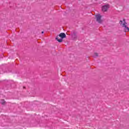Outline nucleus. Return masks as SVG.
<instances>
[{
    "label": "nucleus",
    "instance_id": "f257e3e1",
    "mask_svg": "<svg viewBox=\"0 0 129 129\" xmlns=\"http://www.w3.org/2000/svg\"><path fill=\"white\" fill-rule=\"evenodd\" d=\"M120 24L121 26L122 27L124 32H129V28L126 26V22H125V20H123L122 21H120Z\"/></svg>",
    "mask_w": 129,
    "mask_h": 129
},
{
    "label": "nucleus",
    "instance_id": "f03ea898",
    "mask_svg": "<svg viewBox=\"0 0 129 129\" xmlns=\"http://www.w3.org/2000/svg\"><path fill=\"white\" fill-rule=\"evenodd\" d=\"M64 38H66V34L64 33H61L56 37V40L59 43H61Z\"/></svg>",
    "mask_w": 129,
    "mask_h": 129
},
{
    "label": "nucleus",
    "instance_id": "7ed1b4c3",
    "mask_svg": "<svg viewBox=\"0 0 129 129\" xmlns=\"http://www.w3.org/2000/svg\"><path fill=\"white\" fill-rule=\"evenodd\" d=\"M95 17H96L97 22L99 24H101V23H102L103 22L102 19H101V18H102V16H101V15L99 14H98L96 15Z\"/></svg>",
    "mask_w": 129,
    "mask_h": 129
},
{
    "label": "nucleus",
    "instance_id": "20e7f679",
    "mask_svg": "<svg viewBox=\"0 0 129 129\" xmlns=\"http://www.w3.org/2000/svg\"><path fill=\"white\" fill-rule=\"evenodd\" d=\"M108 8H109V6H108V5H105V6L102 7V11L103 12H106V11H107V10H108Z\"/></svg>",
    "mask_w": 129,
    "mask_h": 129
},
{
    "label": "nucleus",
    "instance_id": "39448f33",
    "mask_svg": "<svg viewBox=\"0 0 129 129\" xmlns=\"http://www.w3.org/2000/svg\"><path fill=\"white\" fill-rule=\"evenodd\" d=\"M98 56V53L95 52L94 54L93 57H94L95 58H96V57Z\"/></svg>",
    "mask_w": 129,
    "mask_h": 129
},
{
    "label": "nucleus",
    "instance_id": "423d86ee",
    "mask_svg": "<svg viewBox=\"0 0 129 129\" xmlns=\"http://www.w3.org/2000/svg\"><path fill=\"white\" fill-rule=\"evenodd\" d=\"M5 100H3L2 101H1V103L2 104H5Z\"/></svg>",
    "mask_w": 129,
    "mask_h": 129
},
{
    "label": "nucleus",
    "instance_id": "0eeeda50",
    "mask_svg": "<svg viewBox=\"0 0 129 129\" xmlns=\"http://www.w3.org/2000/svg\"><path fill=\"white\" fill-rule=\"evenodd\" d=\"M41 34H44V31H42Z\"/></svg>",
    "mask_w": 129,
    "mask_h": 129
}]
</instances>
